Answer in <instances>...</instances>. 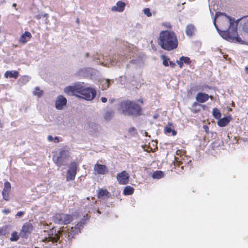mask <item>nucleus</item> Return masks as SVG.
<instances>
[{"label":"nucleus","mask_w":248,"mask_h":248,"mask_svg":"<svg viewBox=\"0 0 248 248\" xmlns=\"http://www.w3.org/2000/svg\"><path fill=\"white\" fill-rule=\"evenodd\" d=\"M47 15V14H45V15H44V16L45 17V16H46Z\"/></svg>","instance_id":"nucleus-51"},{"label":"nucleus","mask_w":248,"mask_h":248,"mask_svg":"<svg viewBox=\"0 0 248 248\" xmlns=\"http://www.w3.org/2000/svg\"><path fill=\"white\" fill-rule=\"evenodd\" d=\"M163 25L169 29H170L171 28V26L170 23H165Z\"/></svg>","instance_id":"nucleus-39"},{"label":"nucleus","mask_w":248,"mask_h":248,"mask_svg":"<svg viewBox=\"0 0 248 248\" xmlns=\"http://www.w3.org/2000/svg\"><path fill=\"white\" fill-rule=\"evenodd\" d=\"M113 115V112L112 111H108L104 114V117L106 120H109Z\"/></svg>","instance_id":"nucleus-30"},{"label":"nucleus","mask_w":248,"mask_h":248,"mask_svg":"<svg viewBox=\"0 0 248 248\" xmlns=\"http://www.w3.org/2000/svg\"><path fill=\"white\" fill-rule=\"evenodd\" d=\"M64 159L63 157H62V156H61L60 155L56 157L54 156L53 157V160L54 162L59 167H60L61 166L63 165Z\"/></svg>","instance_id":"nucleus-23"},{"label":"nucleus","mask_w":248,"mask_h":248,"mask_svg":"<svg viewBox=\"0 0 248 248\" xmlns=\"http://www.w3.org/2000/svg\"><path fill=\"white\" fill-rule=\"evenodd\" d=\"M53 140L55 142L58 143L60 141L58 137H55L54 138H53Z\"/></svg>","instance_id":"nucleus-42"},{"label":"nucleus","mask_w":248,"mask_h":248,"mask_svg":"<svg viewBox=\"0 0 248 248\" xmlns=\"http://www.w3.org/2000/svg\"><path fill=\"white\" fill-rule=\"evenodd\" d=\"M9 233V226L7 225L3 226L0 228V235L3 236Z\"/></svg>","instance_id":"nucleus-28"},{"label":"nucleus","mask_w":248,"mask_h":248,"mask_svg":"<svg viewBox=\"0 0 248 248\" xmlns=\"http://www.w3.org/2000/svg\"><path fill=\"white\" fill-rule=\"evenodd\" d=\"M47 139L49 141H53V138L52 136L51 135H49L48 137H47Z\"/></svg>","instance_id":"nucleus-40"},{"label":"nucleus","mask_w":248,"mask_h":248,"mask_svg":"<svg viewBox=\"0 0 248 248\" xmlns=\"http://www.w3.org/2000/svg\"><path fill=\"white\" fill-rule=\"evenodd\" d=\"M101 100L103 103H106L107 102V98L105 97H101Z\"/></svg>","instance_id":"nucleus-41"},{"label":"nucleus","mask_w":248,"mask_h":248,"mask_svg":"<svg viewBox=\"0 0 248 248\" xmlns=\"http://www.w3.org/2000/svg\"><path fill=\"white\" fill-rule=\"evenodd\" d=\"M83 86L80 84H75L73 86H69L64 88V91L68 95H76L80 97Z\"/></svg>","instance_id":"nucleus-6"},{"label":"nucleus","mask_w":248,"mask_h":248,"mask_svg":"<svg viewBox=\"0 0 248 248\" xmlns=\"http://www.w3.org/2000/svg\"><path fill=\"white\" fill-rule=\"evenodd\" d=\"M78 167V165L77 162L73 161L70 163L66 175L67 181H73L75 179Z\"/></svg>","instance_id":"nucleus-7"},{"label":"nucleus","mask_w":248,"mask_h":248,"mask_svg":"<svg viewBox=\"0 0 248 248\" xmlns=\"http://www.w3.org/2000/svg\"><path fill=\"white\" fill-rule=\"evenodd\" d=\"M73 220V217L63 213H57L53 217L54 221L59 224H68Z\"/></svg>","instance_id":"nucleus-5"},{"label":"nucleus","mask_w":248,"mask_h":248,"mask_svg":"<svg viewBox=\"0 0 248 248\" xmlns=\"http://www.w3.org/2000/svg\"><path fill=\"white\" fill-rule=\"evenodd\" d=\"M212 112H213V115L215 119H219L220 118V117L221 116V114L218 108H214L213 109Z\"/></svg>","instance_id":"nucleus-29"},{"label":"nucleus","mask_w":248,"mask_h":248,"mask_svg":"<svg viewBox=\"0 0 248 248\" xmlns=\"http://www.w3.org/2000/svg\"><path fill=\"white\" fill-rule=\"evenodd\" d=\"M94 170L98 174H105L108 171L107 167L105 165L95 164L94 166Z\"/></svg>","instance_id":"nucleus-13"},{"label":"nucleus","mask_w":248,"mask_h":248,"mask_svg":"<svg viewBox=\"0 0 248 248\" xmlns=\"http://www.w3.org/2000/svg\"><path fill=\"white\" fill-rule=\"evenodd\" d=\"M33 230L32 224L31 222V220L29 222L25 223L21 230L20 231V235L22 238H27L29 234H30Z\"/></svg>","instance_id":"nucleus-9"},{"label":"nucleus","mask_w":248,"mask_h":248,"mask_svg":"<svg viewBox=\"0 0 248 248\" xmlns=\"http://www.w3.org/2000/svg\"><path fill=\"white\" fill-rule=\"evenodd\" d=\"M11 190V184L8 181H6L4 183V187L2 191V195L3 199L8 201L10 200L9 194Z\"/></svg>","instance_id":"nucleus-11"},{"label":"nucleus","mask_w":248,"mask_h":248,"mask_svg":"<svg viewBox=\"0 0 248 248\" xmlns=\"http://www.w3.org/2000/svg\"><path fill=\"white\" fill-rule=\"evenodd\" d=\"M144 13L148 17L152 16V13L150 12V9L148 8H146L144 9Z\"/></svg>","instance_id":"nucleus-34"},{"label":"nucleus","mask_w":248,"mask_h":248,"mask_svg":"<svg viewBox=\"0 0 248 248\" xmlns=\"http://www.w3.org/2000/svg\"><path fill=\"white\" fill-rule=\"evenodd\" d=\"M118 109L124 115L128 116H140L142 112L140 105L129 100L121 101L118 105Z\"/></svg>","instance_id":"nucleus-4"},{"label":"nucleus","mask_w":248,"mask_h":248,"mask_svg":"<svg viewBox=\"0 0 248 248\" xmlns=\"http://www.w3.org/2000/svg\"><path fill=\"white\" fill-rule=\"evenodd\" d=\"M245 71L247 73H248V66L245 67Z\"/></svg>","instance_id":"nucleus-46"},{"label":"nucleus","mask_w":248,"mask_h":248,"mask_svg":"<svg viewBox=\"0 0 248 248\" xmlns=\"http://www.w3.org/2000/svg\"><path fill=\"white\" fill-rule=\"evenodd\" d=\"M16 3H14V4H13V6L14 7H16Z\"/></svg>","instance_id":"nucleus-49"},{"label":"nucleus","mask_w":248,"mask_h":248,"mask_svg":"<svg viewBox=\"0 0 248 248\" xmlns=\"http://www.w3.org/2000/svg\"><path fill=\"white\" fill-rule=\"evenodd\" d=\"M69 153V149H61L60 151V155L64 159L68 158Z\"/></svg>","instance_id":"nucleus-27"},{"label":"nucleus","mask_w":248,"mask_h":248,"mask_svg":"<svg viewBox=\"0 0 248 248\" xmlns=\"http://www.w3.org/2000/svg\"><path fill=\"white\" fill-rule=\"evenodd\" d=\"M19 76V73L17 71H7L4 74L6 78H10L16 79Z\"/></svg>","instance_id":"nucleus-21"},{"label":"nucleus","mask_w":248,"mask_h":248,"mask_svg":"<svg viewBox=\"0 0 248 248\" xmlns=\"http://www.w3.org/2000/svg\"><path fill=\"white\" fill-rule=\"evenodd\" d=\"M173 127V125L171 123H168V124L164 127V133L166 134L171 133V135L175 136L177 134V132L172 128Z\"/></svg>","instance_id":"nucleus-17"},{"label":"nucleus","mask_w":248,"mask_h":248,"mask_svg":"<svg viewBox=\"0 0 248 248\" xmlns=\"http://www.w3.org/2000/svg\"><path fill=\"white\" fill-rule=\"evenodd\" d=\"M36 18L38 19H39L41 18V16L39 15V16H36Z\"/></svg>","instance_id":"nucleus-47"},{"label":"nucleus","mask_w":248,"mask_h":248,"mask_svg":"<svg viewBox=\"0 0 248 248\" xmlns=\"http://www.w3.org/2000/svg\"><path fill=\"white\" fill-rule=\"evenodd\" d=\"M67 104V99L63 95H59L55 102V107L58 110L62 109Z\"/></svg>","instance_id":"nucleus-12"},{"label":"nucleus","mask_w":248,"mask_h":248,"mask_svg":"<svg viewBox=\"0 0 248 248\" xmlns=\"http://www.w3.org/2000/svg\"><path fill=\"white\" fill-rule=\"evenodd\" d=\"M129 174L125 170H124L121 173H118L117 175V181L121 185L127 184L129 182Z\"/></svg>","instance_id":"nucleus-10"},{"label":"nucleus","mask_w":248,"mask_h":248,"mask_svg":"<svg viewBox=\"0 0 248 248\" xmlns=\"http://www.w3.org/2000/svg\"><path fill=\"white\" fill-rule=\"evenodd\" d=\"M161 58L163 60V64L165 66H168L170 59L165 55H162Z\"/></svg>","instance_id":"nucleus-33"},{"label":"nucleus","mask_w":248,"mask_h":248,"mask_svg":"<svg viewBox=\"0 0 248 248\" xmlns=\"http://www.w3.org/2000/svg\"><path fill=\"white\" fill-rule=\"evenodd\" d=\"M209 98H210L211 100H212V99H213V96H212V95H210V96H209Z\"/></svg>","instance_id":"nucleus-48"},{"label":"nucleus","mask_w":248,"mask_h":248,"mask_svg":"<svg viewBox=\"0 0 248 248\" xmlns=\"http://www.w3.org/2000/svg\"><path fill=\"white\" fill-rule=\"evenodd\" d=\"M19 236L18 235L17 232L15 231L12 233L10 240L11 241H16L19 239Z\"/></svg>","instance_id":"nucleus-31"},{"label":"nucleus","mask_w":248,"mask_h":248,"mask_svg":"<svg viewBox=\"0 0 248 248\" xmlns=\"http://www.w3.org/2000/svg\"><path fill=\"white\" fill-rule=\"evenodd\" d=\"M96 94V92L94 89L83 87L81 93L82 98L88 101H91L95 97Z\"/></svg>","instance_id":"nucleus-8"},{"label":"nucleus","mask_w":248,"mask_h":248,"mask_svg":"<svg viewBox=\"0 0 248 248\" xmlns=\"http://www.w3.org/2000/svg\"><path fill=\"white\" fill-rule=\"evenodd\" d=\"M33 94L35 95H37L38 97H41L43 94V91L40 90L38 87H36L35 88V91H34Z\"/></svg>","instance_id":"nucleus-32"},{"label":"nucleus","mask_w":248,"mask_h":248,"mask_svg":"<svg viewBox=\"0 0 248 248\" xmlns=\"http://www.w3.org/2000/svg\"><path fill=\"white\" fill-rule=\"evenodd\" d=\"M195 31L196 28L192 24H189L186 27V34L189 37H191L193 35Z\"/></svg>","instance_id":"nucleus-22"},{"label":"nucleus","mask_w":248,"mask_h":248,"mask_svg":"<svg viewBox=\"0 0 248 248\" xmlns=\"http://www.w3.org/2000/svg\"><path fill=\"white\" fill-rule=\"evenodd\" d=\"M210 89H211V87L208 85H205L204 87H203V88H202V90H203V89L210 90Z\"/></svg>","instance_id":"nucleus-44"},{"label":"nucleus","mask_w":248,"mask_h":248,"mask_svg":"<svg viewBox=\"0 0 248 248\" xmlns=\"http://www.w3.org/2000/svg\"><path fill=\"white\" fill-rule=\"evenodd\" d=\"M209 98V95L205 93H197L196 100L198 103H203L206 102Z\"/></svg>","instance_id":"nucleus-14"},{"label":"nucleus","mask_w":248,"mask_h":248,"mask_svg":"<svg viewBox=\"0 0 248 248\" xmlns=\"http://www.w3.org/2000/svg\"><path fill=\"white\" fill-rule=\"evenodd\" d=\"M220 16H226L229 20L230 22L229 29L227 31H220L219 34L225 39L228 41H232L236 39L238 36L237 26L238 23L242 19L244 20V23L243 24V29L246 30H248V18L247 17H243V18L238 19L234 23V18H232L229 16H228L225 13H221L220 12H217L216 13L215 19L214 20V24L217 31H219L218 28L216 24V19L217 17Z\"/></svg>","instance_id":"nucleus-2"},{"label":"nucleus","mask_w":248,"mask_h":248,"mask_svg":"<svg viewBox=\"0 0 248 248\" xmlns=\"http://www.w3.org/2000/svg\"><path fill=\"white\" fill-rule=\"evenodd\" d=\"M136 131V129L134 127H130L129 129V132H133V131Z\"/></svg>","instance_id":"nucleus-43"},{"label":"nucleus","mask_w":248,"mask_h":248,"mask_svg":"<svg viewBox=\"0 0 248 248\" xmlns=\"http://www.w3.org/2000/svg\"><path fill=\"white\" fill-rule=\"evenodd\" d=\"M169 65H170L171 68H174L175 66V63L172 61H170Z\"/></svg>","instance_id":"nucleus-37"},{"label":"nucleus","mask_w":248,"mask_h":248,"mask_svg":"<svg viewBox=\"0 0 248 248\" xmlns=\"http://www.w3.org/2000/svg\"><path fill=\"white\" fill-rule=\"evenodd\" d=\"M134 191V189L131 186H126L123 191V194L124 195H131Z\"/></svg>","instance_id":"nucleus-24"},{"label":"nucleus","mask_w":248,"mask_h":248,"mask_svg":"<svg viewBox=\"0 0 248 248\" xmlns=\"http://www.w3.org/2000/svg\"><path fill=\"white\" fill-rule=\"evenodd\" d=\"M191 61L188 57L182 56L180 57L178 60L176 61V63L178 64L179 67L182 68L184 66V63L186 64H190Z\"/></svg>","instance_id":"nucleus-15"},{"label":"nucleus","mask_w":248,"mask_h":248,"mask_svg":"<svg viewBox=\"0 0 248 248\" xmlns=\"http://www.w3.org/2000/svg\"><path fill=\"white\" fill-rule=\"evenodd\" d=\"M202 107L203 109H205L206 106L204 105H201L197 102H194L190 108L191 111L193 113H197L201 111L200 108Z\"/></svg>","instance_id":"nucleus-16"},{"label":"nucleus","mask_w":248,"mask_h":248,"mask_svg":"<svg viewBox=\"0 0 248 248\" xmlns=\"http://www.w3.org/2000/svg\"><path fill=\"white\" fill-rule=\"evenodd\" d=\"M138 101L140 102L141 104H143V99L142 98H140V99H139Z\"/></svg>","instance_id":"nucleus-45"},{"label":"nucleus","mask_w":248,"mask_h":248,"mask_svg":"<svg viewBox=\"0 0 248 248\" xmlns=\"http://www.w3.org/2000/svg\"><path fill=\"white\" fill-rule=\"evenodd\" d=\"M86 220L82 219L75 225V227H72L70 230H68L66 232L59 231L57 232L56 230H50L48 232V236L42 240V242L46 243V245L44 246L49 248L53 244L57 242L60 236H63V235L68 241H70L76 234L80 232Z\"/></svg>","instance_id":"nucleus-1"},{"label":"nucleus","mask_w":248,"mask_h":248,"mask_svg":"<svg viewBox=\"0 0 248 248\" xmlns=\"http://www.w3.org/2000/svg\"><path fill=\"white\" fill-rule=\"evenodd\" d=\"M203 128L205 131L206 132V133L208 134L209 131V127L206 125H203Z\"/></svg>","instance_id":"nucleus-36"},{"label":"nucleus","mask_w":248,"mask_h":248,"mask_svg":"<svg viewBox=\"0 0 248 248\" xmlns=\"http://www.w3.org/2000/svg\"><path fill=\"white\" fill-rule=\"evenodd\" d=\"M164 176V174L162 171L160 170H156L153 172L152 174V177L154 179H159L162 178Z\"/></svg>","instance_id":"nucleus-26"},{"label":"nucleus","mask_w":248,"mask_h":248,"mask_svg":"<svg viewBox=\"0 0 248 248\" xmlns=\"http://www.w3.org/2000/svg\"><path fill=\"white\" fill-rule=\"evenodd\" d=\"M180 152V150H178L177 151L176 153H177V154L178 155L179 154V152Z\"/></svg>","instance_id":"nucleus-50"},{"label":"nucleus","mask_w":248,"mask_h":248,"mask_svg":"<svg viewBox=\"0 0 248 248\" xmlns=\"http://www.w3.org/2000/svg\"><path fill=\"white\" fill-rule=\"evenodd\" d=\"M31 33L28 31H25L20 37L19 41L22 44L26 43L29 39L31 38Z\"/></svg>","instance_id":"nucleus-20"},{"label":"nucleus","mask_w":248,"mask_h":248,"mask_svg":"<svg viewBox=\"0 0 248 248\" xmlns=\"http://www.w3.org/2000/svg\"><path fill=\"white\" fill-rule=\"evenodd\" d=\"M24 214V212L22 211H19L17 213L16 216L18 217H22Z\"/></svg>","instance_id":"nucleus-38"},{"label":"nucleus","mask_w":248,"mask_h":248,"mask_svg":"<svg viewBox=\"0 0 248 248\" xmlns=\"http://www.w3.org/2000/svg\"><path fill=\"white\" fill-rule=\"evenodd\" d=\"M232 119L231 116L223 117L221 119H219L217 122V124L220 127H224L227 125L230 122Z\"/></svg>","instance_id":"nucleus-18"},{"label":"nucleus","mask_w":248,"mask_h":248,"mask_svg":"<svg viewBox=\"0 0 248 248\" xmlns=\"http://www.w3.org/2000/svg\"><path fill=\"white\" fill-rule=\"evenodd\" d=\"M158 43L161 47L167 51L176 49L178 46V41L176 33L173 31L165 30L159 35Z\"/></svg>","instance_id":"nucleus-3"},{"label":"nucleus","mask_w":248,"mask_h":248,"mask_svg":"<svg viewBox=\"0 0 248 248\" xmlns=\"http://www.w3.org/2000/svg\"><path fill=\"white\" fill-rule=\"evenodd\" d=\"M2 212L4 214L7 215L10 213L11 210L9 209H4Z\"/></svg>","instance_id":"nucleus-35"},{"label":"nucleus","mask_w":248,"mask_h":248,"mask_svg":"<svg viewBox=\"0 0 248 248\" xmlns=\"http://www.w3.org/2000/svg\"><path fill=\"white\" fill-rule=\"evenodd\" d=\"M109 193L107 189H100L98 193V197L102 198L104 196L109 197Z\"/></svg>","instance_id":"nucleus-25"},{"label":"nucleus","mask_w":248,"mask_h":248,"mask_svg":"<svg viewBox=\"0 0 248 248\" xmlns=\"http://www.w3.org/2000/svg\"><path fill=\"white\" fill-rule=\"evenodd\" d=\"M125 4L122 1H119L116 4V6H114L112 7V11H118L122 12L124 10Z\"/></svg>","instance_id":"nucleus-19"}]
</instances>
